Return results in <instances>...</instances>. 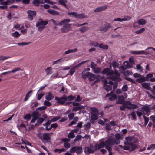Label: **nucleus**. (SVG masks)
<instances>
[{
	"mask_svg": "<svg viewBox=\"0 0 155 155\" xmlns=\"http://www.w3.org/2000/svg\"><path fill=\"white\" fill-rule=\"evenodd\" d=\"M112 27L111 24L107 23L104 25L103 26L100 28V31L102 33L106 32L109 28Z\"/></svg>",
	"mask_w": 155,
	"mask_h": 155,
	"instance_id": "obj_8",
	"label": "nucleus"
},
{
	"mask_svg": "<svg viewBox=\"0 0 155 155\" xmlns=\"http://www.w3.org/2000/svg\"><path fill=\"white\" fill-rule=\"evenodd\" d=\"M94 73L96 74H98L101 71V69L99 67H96L93 70Z\"/></svg>",
	"mask_w": 155,
	"mask_h": 155,
	"instance_id": "obj_38",
	"label": "nucleus"
},
{
	"mask_svg": "<svg viewBox=\"0 0 155 155\" xmlns=\"http://www.w3.org/2000/svg\"><path fill=\"white\" fill-rule=\"evenodd\" d=\"M40 116H38L37 122L39 124H41L44 121V119L43 118L39 117Z\"/></svg>",
	"mask_w": 155,
	"mask_h": 155,
	"instance_id": "obj_33",
	"label": "nucleus"
},
{
	"mask_svg": "<svg viewBox=\"0 0 155 155\" xmlns=\"http://www.w3.org/2000/svg\"><path fill=\"white\" fill-rule=\"evenodd\" d=\"M32 119L31 123H33L34 122L38 119V116H41V114L39 113V112L37 110L34 111L32 113Z\"/></svg>",
	"mask_w": 155,
	"mask_h": 155,
	"instance_id": "obj_10",
	"label": "nucleus"
},
{
	"mask_svg": "<svg viewBox=\"0 0 155 155\" xmlns=\"http://www.w3.org/2000/svg\"><path fill=\"white\" fill-rule=\"evenodd\" d=\"M145 30L144 28H142L139 30L136 31L135 33L137 34H139L143 32Z\"/></svg>",
	"mask_w": 155,
	"mask_h": 155,
	"instance_id": "obj_49",
	"label": "nucleus"
},
{
	"mask_svg": "<svg viewBox=\"0 0 155 155\" xmlns=\"http://www.w3.org/2000/svg\"><path fill=\"white\" fill-rule=\"evenodd\" d=\"M77 51V48H74L72 49L68 50L65 52L64 54H68L70 53L75 52Z\"/></svg>",
	"mask_w": 155,
	"mask_h": 155,
	"instance_id": "obj_30",
	"label": "nucleus"
},
{
	"mask_svg": "<svg viewBox=\"0 0 155 155\" xmlns=\"http://www.w3.org/2000/svg\"><path fill=\"white\" fill-rule=\"evenodd\" d=\"M90 73V72H87L86 70L84 71L81 73V76L84 79H86L88 78Z\"/></svg>",
	"mask_w": 155,
	"mask_h": 155,
	"instance_id": "obj_16",
	"label": "nucleus"
},
{
	"mask_svg": "<svg viewBox=\"0 0 155 155\" xmlns=\"http://www.w3.org/2000/svg\"><path fill=\"white\" fill-rule=\"evenodd\" d=\"M117 98V96L115 94L113 95L111 97H109V99L110 101H113Z\"/></svg>",
	"mask_w": 155,
	"mask_h": 155,
	"instance_id": "obj_61",
	"label": "nucleus"
},
{
	"mask_svg": "<svg viewBox=\"0 0 155 155\" xmlns=\"http://www.w3.org/2000/svg\"><path fill=\"white\" fill-rule=\"evenodd\" d=\"M31 118V116L30 114H26L24 117V118L25 120H28Z\"/></svg>",
	"mask_w": 155,
	"mask_h": 155,
	"instance_id": "obj_53",
	"label": "nucleus"
},
{
	"mask_svg": "<svg viewBox=\"0 0 155 155\" xmlns=\"http://www.w3.org/2000/svg\"><path fill=\"white\" fill-rule=\"evenodd\" d=\"M104 89L107 92H108L110 91H111L112 89V87L109 85H107L104 86Z\"/></svg>",
	"mask_w": 155,
	"mask_h": 155,
	"instance_id": "obj_36",
	"label": "nucleus"
},
{
	"mask_svg": "<svg viewBox=\"0 0 155 155\" xmlns=\"http://www.w3.org/2000/svg\"><path fill=\"white\" fill-rule=\"evenodd\" d=\"M146 23V21L144 19H140L138 20V23L140 25H143Z\"/></svg>",
	"mask_w": 155,
	"mask_h": 155,
	"instance_id": "obj_44",
	"label": "nucleus"
},
{
	"mask_svg": "<svg viewBox=\"0 0 155 155\" xmlns=\"http://www.w3.org/2000/svg\"><path fill=\"white\" fill-rule=\"evenodd\" d=\"M125 99L123 96H118V99L116 103L117 104H122L125 102Z\"/></svg>",
	"mask_w": 155,
	"mask_h": 155,
	"instance_id": "obj_14",
	"label": "nucleus"
},
{
	"mask_svg": "<svg viewBox=\"0 0 155 155\" xmlns=\"http://www.w3.org/2000/svg\"><path fill=\"white\" fill-rule=\"evenodd\" d=\"M28 15V17L30 20H32L33 19V17L36 15V12L34 11L28 10L27 12Z\"/></svg>",
	"mask_w": 155,
	"mask_h": 155,
	"instance_id": "obj_12",
	"label": "nucleus"
},
{
	"mask_svg": "<svg viewBox=\"0 0 155 155\" xmlns=\"http://www.w3.org/2000/svg\"><path fill=\"white\" fill-rule=\"evenodd\" d=\"M32 3L36 6H38L39 4L40 3V2L38 0H34L32 2Z\"/></svg>",
	"mask_w": 155,
	"mask_h": 155,
	"instance_id": "obj_51",
	"label": "nucleus"
},
{
	"mask_svg": "<svg viewBox=\"0 0 155 155\" xmlns=\"http://www.w3.org/2000/svg\"><path fill=\"white\" fill-rule=\"evenodd\" d=\"M123 105L120 107V109L122 111H124L125 109L127 108L129 110L135 109L138 107V106L136 105L132 104L129 101H126L125 102L122 104Z\"/></svg>",
	"mask_w": 155,
	"mask_h": 155,
	"instance_id": "obj_1",
	"label": "nucleus"
},
{
	"mask_svg": "<svg viewBox=\"0 0 155 155\" xmlns=\"http://www.w3.org/2000/svg\"><path fill=\"white\" fill-rule=\"evenodd\" d=\"M48 12L50 14L52 15H59V12L56 11L52 9H48Z\"/></svg>",
	"mask_w": 155,
	"mask_h": 155,
	"instance_id": "obj_23",
	"label": "nucleus"
},
{
	"mask_svg": "<svg viewBox=\"0 0 155 155\" xmlns=\"http://www.w3.org/2000/svg\"><path fill=\"white\" fill-rule=\"evenodd\" d=\"M76 96H72V95H69L67 97V101H72L75 99Z\"/></svg>",
	"mask_w": 155,
	"mask_h": 155,
	"instance_id": "obj_48",
	"label": "nucleus"
},
{
	"mask_svg": "<svg viewBox=\"0 0 155 155\" xmlns=\"http://www.w3.org/2000/svg\"><path fill=\"white\" fill-rule=\"evenodd\" d=\"M66 151V150L64 148L61 149H55L54 150V151L55 152H58L59 153H60L62 152H64Z\"/></svg>",
	"mask_w": 155,
	"mask_h": 155,
	"instance_id": "obj_40",
	"label": "nucleus"
},
{
	"mask_svg": "<svg viewBox=\"0 0 155 155\" xmlns=\"http://www.w3.org/2000/svg\"><path fill=\"white\" fill-rule=\"evenodd\" d=\"M105 148L109 152H112V149L111 147H110L109 145H106Z\"/></svg>",
	"mask_w": 155,
	"mask_h": 155,
	"instance_id": "obj_55",
	"label": "nucleus"
},
{
	"mask_svg": "<svg viewBox=\"0 0 155 155\" xmlns=\"http://www.w3.org/2000/svg\"><path fill=\"white\" fill-rule=\"evenodd\" d=\"M90 44L91 46H94V47H97L99 45L98 43L96 41H91L90 42Z\"/></svg>",
	"mask_w": 155,
	"mask_h": 155,
	"instance_id": "obj_42",
	"label": "nucleus"
},
{
	"mask_svg": "<svg viewBox=\"0 0 155 155\" xmlns=\"http://www.w3.org/2000/svg\"><path fill=\"white\" fill-rule=\"evenodd\" d=\"M52 133H44L43 134V138L41 139L42 142L44 143L50 141L51 135Z\"/></svg>",
	"mask_w": 155,
	"mask_h": 155,
	"instance_id": "obj_9",
	"label": "nucleus"
},
{
	"mask_svg": "<svg viewBox=\"0 0 155 155\" xmlns=\"http://www.w3.org/2000/svg\"><path fill=\"white\" fill-rule=\"evenodd\" d=\"M123 64H124V66L128 68H132L133 67V65L132 64L129 63L127 61L124 62Z\"/></svg>",
	"mask_w": 155,
	"mask_h": 155,
	"instance_id": "obj_31",
	"label": "nucleus"
},
{
	"mask_svg": "<svg viewBox=\"0 0 155 155\" xmlns=\"http://www.w3.org/2000/svg\"><path fill=\"white\" fill-rule=\"evenodd\" d=\"M137 69V70H139L140 71H143V70L142 69V68L140 64H137L136 65Z\"/></svg>",
	"mask_w": 155,
	"mask_h": 155,
	"instance_id": "obj_62",
	"label": "nucleus"
},
{
	"mask_svg": "<svg viewBox=\"0 0 155 155\" xmlns=\"http://www.w3.org/2000/svg\"><path fill=\"white\" fill-rule=\"evenodd\" d=\"M58 2L66 8H68V6L66 4V3L67 2V0H59Z\"/></svg>",
	"mask_w": 155,
	"mask_h": 155,
	"instance_id": "obj_22",
	"label": "nucleus"
},
{
	"mask_svg": "<svg viewBox=\"0 0 155 155\" xmlns=\"http://www.w3.org/2000/svg\"><path fill=\"white\" fill-rule=\"evenodd\" d=\"M106 144L105 142L102 141L99 144H97V146H98V149H100L101 148L104 147L105 146Z\"/></svg>",
	"mask_w": 155,
	"mask_h": 155,
	"instance_id": "obj_34",
	"label": "nucleus"
},
{
	"mask_svg": "<svg viewBox=\"0 0 155 155\" xmlns=\"http://www.w3.org/2000/svg\"><path fill=\"white\" fill-rule=\"evenodd\" d=\"M84 151L86 155H88L94 153V150L93 149L90 148L89 147H85Z\"/></svg>",
	"mask_w": 155,
	"mask_h": 155,
	"instance_id": "obj_13",
	"label": "nucleus"
},
{
	"mask_svg": "<svg viewBox=\"0 0 155 155\" xmlns=\"http://www.w3.org/2000/svg\"><path fill=\"white\" fill-rule=\"evenodd\" d=\"M20 35V34L17 31H15L12 33V36L14 37L18 38L19 37Z\"/></svg>",
	"mask_w": 155,
	"mask_h": 155,
	"instance_id": "obj_52",
	"label": "nucleus"
},
{
	"mask_svg": "<svg viewBox=\"0 0 155 155\" xmlns=\"http://www.w3.org/2000/svg\"><path fill=\"white\" fill-rule=\"evenodd\" d=\"M63 20H66V21H65L62 25L63 26L61 28V31L62 33H67L71 29V24L68 23L70 21V20L69 19H64Z\"/></svg>",
	"mask_w": 155,
	"mask_h": 155,
	"instance_id": "obj_3",
	"label": "nucleus"
},
{
	"mask_svg": "<svg viewBox=\"0 0 155 155\" xmlns=\"http://www.w3.org/2000/svg\"><path fill=\"white\" fill-rule=\"evenodd\" d=\"M85 106H79L75 107L72 109V111H77L81 109H84V107Z\"/></svg>",
	"mask_w": 155,
	"mask_h": 155,
	"instance_id": "obj_24",
	"label": "nucleus"
},
{
	"mask_svg": "<svg viewBox=\"0 0 155 155\" xmlns=\"http://www.w3.org/2000/svg\"><path fill=\"white\" fill-rule=\"evenodd\" d=\"M90 110L91 111V119L92 120H95L98 119V111L97 109L95 107H91Z\"/></svg>",
	"mask_w": 155,
	"mask_h": 155,
	"instance_id": "obj_7",
	"label": "nucleus"
},
{
	"mask_svg": "<svg viewBox=\"0 0 155 155\" xmlns=\"http://www.w3.org/2000/svg\"><path fill=\"white\" fill-rule=\"evenodd\" d=\"M142 87L147 90H150L151 89V87L150 86V84L148 83L144 82L142 84Z\"/></svg>",
	"mask_w": 155,
	"mask_h": 155,
	"instance_id": "obj_21",
	"label": "nucleus"
},
{
	"mask_svg": "<svg viewBox=\"0 0 155 155\" xmlns=\"http://www.w3.org/2000/svg\"><path fill=\"white\" fill-rule=\"evenodd\" d=\"M44 104L45 106H50L51 105V104L50 102L47 101H45L44 102Z\"/></svg>",
	"mask_w": 155,
	"mask_h": 155,
	"instance_id": "obj_64",
	"label": "nucleus"
},
{
	"mask_svg": "<svg viewBox=\"0 0 155 155\" xmlns=\"http://www.w3.org/2000/svg\"><path fill=\"white\" fill-rule=\"evenodd\" d=\"M131 19V17L126 16H125L123 18H122V21H128L129 20Z\"/></svg>",
	"mask_w": 155,
	"mask_h": 155,
	"instance_id": "obj_59",
	"label": "nucleus"
},
{
	"mask_svg": "<svg viewBox=\"0 0 155 155\" xmlns=\"http://www.w3.org/2000/svg\"><path fill=\"white\" fill-rule=\"evenodd\" d=\"M98 47L103 49L107 50L108 48V46L107 45H104L103 43H101L98 45Z\"/></svg>",
	"mask_w": 155,
	"mask_h": 155,
	"instance_id": "obj_27",
	"label": "nucleus"
},
{
	"mask_svg": "<svg viewBox=\"0 0 155 155\" xmlns=\"http://www.w3.org/2000/svg\"><path fill=\"white\" fill-rule=\"evenodd\" d=\"M88 79L90 81H94L95 79L94 74L91 73L88 77Z\"/></svg>",
	"mask_w": 155,
	"mask_h": 155,
	"instance_id": "obj_37",
	"label": "nucleus"
},
{
	"mask_svg": "<svg viewBox=\"0 0 155 155\" xmlns=\"http://www.w3.org/2000/svg\"><path fill=\"white\" fill-rule=\"evenodd\" d=\"M70 152L73 153L75 152L77 155L81 154L83 152V150L81 146H76L71 147L70 149Z\"/></svg>",
	"mask_w": 155,
	"mask_h": 155,
	"instance_id": "obj_5",
	"label": "nucleus"
},
{
	"mask_svg": "<svg viewBox=\"0 0 155 155\" xmlns=\"http://www.w3.org/2000/svg\"><path fill=\"white\" fill-rule=\"evenodd\" d=\"M51 21L56 25L61 26L63 24V23H64L65 21H66V20H62L58 23L54 19H51Z\"/></svg>",
	"mask_w": 155,
	"mask_h": 155,
	"instance_id": "obj_20",
	"label": "nucleus"
},
{
	"mask_svg": "<svg viewBox=\"0 0 155 155\" xmlns=\"http://www.w3.org/2000/svg\"><path fill=\"white\" fill-rule=\"evenodd\" d=\"M31 43V42H22V43H17V44L19 46H23L24 45H28L29 44H30Z\"/></svg>",
	"mask_w": 155,
	"mask_h": 155,
	"instance_id": "obj_46",
	"label": "nucleus"
},
{
	"mask_svg": "<svg viewBox=\"0 0 155 155\" xmlns=\"http://www.w3.org/2000/svg\"><path fill=\"white\" fill-rule=\"evenodd\" d=\"M75 135L73 132H71L69 133L68 137L69 138L72 139L75 137Z\"/></svg>",
	"mask_w": 155,
	"mask_h": 155,
	"instance_id": "obj_45",
	"label": "nucleus"
},
{
	"mask_svg": "<svg viewBox=\"0 0 155 155\" xmlns=\"http://www.w3.org/2000/svg\"><path fill=\"white\" fill-rule=\"evenodd\" d=\"M64 147L67 149L71 147L70 144L68 142L64 143Z\"/></svg>",
	"mask_w": 155,
	"mask_h": 155,
	"instance_id": "obj_60",
	"label": "nucleus"
},
{
	"mask_svg": "<svg viewBox=\"0 0 155 155\" xmlns=\"http://www.w3.org/2000/svg\"><path fill=\"white\" fill-rule=\"evenodd\" d=\"M131 53L134 54H144L147 55L148 54H150L149 52H146L143 51H132Z\"/></svg>",
	"mask_w": 155,
	"mask_h": 155,
	"instance_id": "obj_15",
	"label": "nucleus"
},
{
	"mask_svg": "<svg viewBox=\"0 0 155 155\" xmlns=\"http://www.w3.org/2000/svg\"><path fill=\"white\" fill-rule=\"evenodd\" d=\"M48 23L47 20L43 21L42 19L39 18L38 21L36 23V27H38V31L41 32L45 28V25Z\"/></svg>",
	"mask_w": 155,
	"mask_h": 155,
	"instance_id": "obj_4",
	"label": "nucleus"
},
{
	"mask_svg": "<svg viewBox=\"0 0 155 155\" xmlns=\"http://www.w3.org/2000/svg\"><path fill=\"white\" fill-rule=\"evenodd\" d=\"M32 92V90H31L28 93H27L26 94V95L25 97V98L24 99L25 101H27L28 99L29 98L30 96L29 94L30 93H31Z\"/></svg>",
	"mask_w": 155,
	"mask_h": 155,
	"instance_id": "obj_43",
	"label": "nucleus"
},
{
	"mask_svg": "<svg viewBox=\"0 0 155 155\" xmlns=\"http://www.w3.org/2000/svg\"><path fill=\"white\" fill-rule=\"evenodd\" d=\"M97 65V64L94 62H91V67L92 68V70H93L94 68H95Z\"/></svg>",
	"mask_w": 155,
	"mask_h": 155,
	"instance_id": "obj_56",
	"label": "nucleus"
},
{
	"mask_svg": "<svg viewBox=\"0 0 155 155\" xmlns=\"http://www.w3.org/2000/svg\"><path fill=\"white\" fill-rule=\"evenodd\" d=\"M55 99L57 100V103L58 104H64L65 102L64 101L62 100H63L61 99V98H58L57 97H55Z\"/></svg>",
	"mask_w": 155,
	"mask_h": 155,
	"instance_id": "obj_26",
	"label": "nucleus"
},
{
	"mask_svg": "<svg viewBox=\"0 0 155 155\" xmlns=\"http://www.w3.org/2000/svg\"><path fill=\"white\" fill-rule=\"evenodd\" d=\"M143 113H144V115L143 116V117L144 119V122H145L144 124L146 125L147 124V123L148 122L149 118L148 117H147L146 116H145V114H144V112H143Z\"/></svg>",
	"mask_w": 155,
	"mask_h": 155,
	"instance_id": "obj_54",
	"label": "nucleus"
},
{
	"mask_svg": "<svg viewBox=\"0 0 155 155\" xmlns=\"http://www.w3.org/2000/svg\"><path fill=\"white\" fill-rule=\"evenodd\" d=\"M89 29V28L87 26H84L81 27L80 30L79 31L81 33H84L87 31Z\"/></svg>",
	"mask_w": 155,
	"mask_h": 155,
	"instance_id": "obj_25",
	"label": "nucleus"
},
{
	"mask_svg": "<svg viewBox=\"0 0 155 155\" xmlns=\"http://www.w3.org/2000/svg\"><path fill=\"white\" fill-rule=\"evenodd\" d=\"M141 109L146 113L147 116L149 115L148 113L150 112V108L147 105L143 106L141 107Z\"/></svg>",
	"mask_w": 155,
	"mask_h": 155,
	"instance_id": "obj_17",
	"label": "nucleus"
},
{
	"mask_svg": "<svg viewBox=\"0 0 155 155\" xmlns=\"http://www.w3.org/2000/svg\"><path fill=\"white\" fill-rule=\"evenodd\" d=\"M77 65L74 66L69 71L70 74L72 75L75 71V69L78 68Z\"/></svg>",
	"mask_w": 155,
	"mask_h": 155,
	"instance_id": "obj_32",
	"label": "nucleus"
},
{
	"mask_svg": "<svg viewBox=\"0 0 155 155\" xmlns=\"http://www.w3.org/2000/svg\"><path fill=\"white\" fill-rule=\"evenodd\" d=\"M61 118L60 117L58 116H56L55 117L52 118L51 121V122H55L57 120H58L59 119Z\"/></svg>",
	"mask_w": 155,
	"mask_h": 155,
	"instance_id": "obj_50",
	"label": "nucleus"
},
{
	"mask_svg": "<svg viewBox=\"0 0 155 155\" xmlns=\"http://www.w3.org/2000/svg\"><path fill=\"white\" fill-rule=\"evenodd\" d=\"M106 145H113L114 144L118 145L120 143V142L117 140H115L114 138H111L109 137L105 142Z\"/></svg>",
	"mask_w": 155,
	"mask_h": 155,
	"instance_id": "obj_6",
	"label": "nucleus"
},
{
	"mask_svg": "<svg viewBox=\"0 0 155 155\" xmlns=\"http://www.w3.org/2000/svg\"><path fill=\"white\" fill-rule=\"evenodd\" d=\"M103 74H106L107 76L111 75L114 74V72L112 70H110L109 68H106L101 72Z\"/></svg>",
	"mask_w": 155,
	"mask_h": 155,
	"instance_id": "obj_11",
	"label": "nucleus"
},
{
	"mask_svg": "<svg viewBox=\"0 0 155 155\" xmlns=\"http://www.w3.org/2000/svg\"><path fill=\"white\" fill-rule=\"evenodd\" d=\"M82 137L81 135H77L76 137L74 140V141L75 142H76L79 140H80L81 139V138Z\"/></svg>",
	"mask_w": 155,
	"mask_h": 155,
	"instance_id": "obj_57",
	"label": "nucleus"
},
{
	"mask_svg": "<svg viewBox=\"0 0 155 155\" xmlns=\"http://www.w3.org/2000/svg\"><path fill=\"white\" fill-rule=\"evenodd\" d=\"M107 8V7L106 5L98 7L95 9L94 12H97L104 10Z\"/></svg>",
	"mask_w": 155,
	"mask_h": 155,
	"instance_id": "obj_18",
	"label": "nucleus"
},
{
	"mask_svg": "<svg viewBox=\"0 0 155 155\" xmlns=\"http://www.w3.org/2000/svg\"><path fill=\"white\" fill-rule=\"evenodd\" d=\"M54 98V96L52 95L51 92H48L46 94L45 99L47 100L50 101L53 99Z\"/></svg>",
	"mask_w": 155,
	"mask_h": 155,
	"instance_id": "obj_19",
	"label": "nucleus"
},
{
	"mask_svg": "<svg viewBox=\"0 0 155 155\" xmlns=\"http://www.w3.org/2000/svg\"><path fill=\"white\" fill-rule=\"evenodd\" d=\"M134 139V137H127L125 138L126 141L124 142L125 145L129 146L130 151L134 150L137 147V145L132 143V141Z\"/></svg>",
	"mask_w": 155,
	"mask_h": 155,
	"instance_id": "obj_2",
	"label": "nucleus"
},
{
	"mask_svg": "<svg viewBox=\"0 0 155 155\" xmlns=\"http://www.w3.org/2000/svg\"><path fill=\"white\" fill-rule=\"evenodd\" d=\"M47 108V107L45 106H42L39 107L37 108L35 110L42 111L45 110Z\"/></svg>",
	"mask_w": 155,
	"mask_h": 155,
	"instance_id": "obj_47",
	"label": "nucleus"
},
{
	"mask_svg": "<svg viewBox=\"0 0 155 155\" xmlns=\"http://www.w3.org/2000/svg\"><path fill=\"white\" fill-rule=\"evenodd\" d=\"M115 136L116 139L115 140H117L120 143L119 140L122 139V136L119 133H117L115 135Z\"/></svg>",
	"mask_w": 155,
	"mask_h": 155,
	"instance_id": "obj_35",
	"label": "nucleus"
},
{
	"mask_svg": "<svg viewBox=\"0 0 155 155\" xmlns=\"http://www.w3.org/2000/svg\"><path fill=\"white\" fill-rule=\"evenodd\" d=\"M146 80V79L144 77L138 78L136 80L137 82L140 83L145 81Z\"/></svg>",
	"mask_w": 155,
	"mask_h": 155,
	"instance_id": "obj_39",
	"label": "nucleus"
},
{
	"mask_svg": "<svg viewBox=\"0 0 155 155\" xmlns=\"http://www.w3.org/2000/svg\"><path fill=\"white\" fill-rule=\"evenodd\" d=\"M91 126V124L90 122H87V124H86L84 125V126L86 127L85 129L87 130Z\"/></svg>",
	"mask_w": 155,
	"mask_h": 155,
	"instance_id": "obj_58",
	"label": "nucleus"
},
{
	"mask_svg": "<svg viewBox=\"0 0 155 155\" xmlns=\"http://www.w3.org/2000/svg\"><path fill=\"white\" fill-rule=\"evenodd\" d=\"M127 89L128 87L126 85H124L122 88V91L124 92L126 91L127 90Z\"/></svg>",
	"mask_w": 155,
	"mask_h": 155,
	"instance_id": "obj_63",
	"label": "nucleus"
},
{
	"mask_svg": "<svg viewBox=\"0 0 155 155\" xmlns=\"http://www.w3.org/2000/svg\"><path fill=\"white\" fill-rule=\"evenodd\" d=\"M51 67H50L47 68V69H45L46 75H49L52 74V71L51 70Z\"/></svg>",
	"mask_w": 155,
	"mask_h": 155,
	"instance_id": "obj_28",
	"label": "nucleus"
},
{
	"mask_svg": "<svg viewBox=\"0 0 155 155\" xmlns=\"http://www.w3.org/2000/svg\"><path fill=\"white\" fill-rule=\"evenodd\" d=\"M76 16L75 18H79V19H82L84 18H85L86 17V16H85V15L83 13L81 14H76Z\"/></svg>",
	"mask_w": 155,
	"mask_h": 155,
	"instance_id": "obj_29",
	"label": "nucleus"
},
{
	"mask_svg": "<svg viewBox=\"0 0 155 155\" xmlns=\"http://www.w3.org/2000/svg\"><path fill=\"white\" fill-rule=\"evenodd\" d=\"M119 147H120L121 148H123L124 150H129L130 151V148L129 147V146H127V145H125L124 146H122L121 145H119Z\"/></svg>",
	"mask_w": 155,
	"mask_h": 155,
	"instance_id": "obj_41",
	"label": "nucleus"
}]
</instances>
